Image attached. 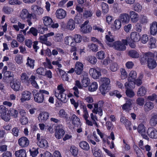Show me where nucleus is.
I'll return each instance as SVG.
<instances>
[{"label": "nucleus", "instance_id": "obj_41", "mask_svg": "<svg viewBox=\"0 0 157 157\" xmlns=\"http://www.w3.org/2000/svg\"><path fill=\"white\" fill-rule=\"evenodd\" d=\"M142 9V6L138 3L135 4L133 5V9L136 12H140L141 11Z\"/></svg>", "mask_w": 157, "mask_h": 157}, {"label": "nucleus", "instance_id": "obj_32", "mask_svg": "<svg viewBox=\"0 0 157 157\" xmlns=\"http://www.w3.org/2000/svg\"><path fill=\"white\" fill-rule=\"evenodd\" d=\"M80 147L83 150L87 151L90 149V146L85 141L80 142L79 144Z\"/></svg>", "mask_w": 157, "mask_h": 157}, {"label": "nucleus", "instance_id": "obj_64", "mask_svg": "<svg viewBox=\"0 0 157 157\" xmlns=\"http://www.w3.org/2000/svg\"><path fill=\"white\" fill-rule=\"evenodd\" d=\"M121 77L122 79H124L127 76V73L125 70L123 68H121Z\"/></svg>", "mask_w": 157, "mask_h": 157}, {"label": "nucleus", "instance_id": "obj_6", "mask_svg": "<svg viewBox=\"0 0 157 157\" xmlns=\"http://www.w3.org/2000/svg\"><path fill=\"white\" fill-rule=\"evenodd\" d=\"M147 63L148 67L151 70L155 68L157 65L155 60L152 58H147Z\"/></svg>", "mask_w": 157, "mask_h": 157}, {"label": "nucleus", "instance_id": "obj_63", "mask_svg": "<svg viewBox=\"0 0 157 157\" xmlns=\"http://www.w3.org/2000/svg\"><path fill=\"white\" fill-rule=\"evenodd\" d=\"M2 119L6 121H8L10 119V116L9 113H5L1 117Z\"/></svg>", "mask_w": 157, "mask_h": 157}, {"label": "nucleus", "instance_id": "obj_11", "mask_svg": "<svg viewBox=\"0 0 157 157\" xmlns=\"http://www.w3.org/2000/svg\"><path fill=\"white\" fill-rule=\"evenodd\" d=\"M20 17L21 19H25L26 18H31L33 16V14L29 13L26 9H23L21 12Z\"/></svg>", "mask_w": 157, "mask_h": 157}, {"label": "nucleus", "instance_id": "obj_48", "mask_svg": "<svg viewBox=\"0 0 157 157\" xmlns=\"http://www.w3.org/2000/svg\"><path fill=\"white\" fill-rule=\"evenodd\" d=\"M70 151L73 155H76L78 154V149L77 147L75 146H71Z\"/></svg>", "mask_w": 157, "mask_h": 157}, {"label": "nucleus", "instance_id": "obj_28", "mask_svg": "<svg viewBox=\"0 0 157 157\" xmlns=\"http://www.w3.org/2000/svg\"><path fill=\"white\" fill-rule=\"evenodd\" d=\"M154 107V104L151 101L146 102L144 105V109L145 111L148 112L152 109Z\"/></svg>", "mask_w": 157, "mask_h": 157}, {"label": "nucleus", "instance_id": "obj_26", "mask_svg": "<svg viewBox=\"0 0 157 157\" xmlns=\"http://www.w3.org/2000/svg\"><path fill=\"white\" fill-rule=\"evenodd\" d=\"M149 123L151 126H155L157 124V114H152Z\"/></svg>", "mask_w": 157, "mask_h": 157}, {"label": "nucleus", "instance_id": "obj_38", "mask_svg": "<svg viewBox=\"0 0 157 157\" xmlns=\"http://www.w3.org/2000/svg\"><path fill=\"white\" fill-rule=\"evenodd\" d=\"M105 39L107 41V44L110 47L109 44H113V42L114 41L113 36L112 35H106Z\"/></svg>", "mask_w": 157, "mask_h": 157}, {"label": "nucleus", "instance_id": "obj_5", "mask_svg": "<svg viewBox=\"0 0 157 157\" xmlns=\"http://www.w3.org/2000/svg\"><path fill=\"white\" fill-rule=\"evenodd\" d=\"M18 143L19 145L21 147H26L29 144V140L27 138L23 136L19 139Z\"/></svg>", "mask_w": 157, "mask_h": 157}, {"label": "nucleus", "instance_id": "obj_12", "mask_svg": "<svg viewBox=\"0 0 157 157\" xmlns=\"http://www.w3.org/2000/svg\"><path fill=\"white\" fill-rule=\"evenodd\" d=\"M72 123L73 124L78 127H80L81 125L80 120L75 114H73L71 117Z\"/></svg>", "mask_w": 157, "mask_h": 157}, {"label": "nucleus", "instance_id": "obj_1", "mask_svg": "<svg viewBox=\"0 0 157 157\" xmlns=\"http://www.w3.org/2000/svg\"><path fill=\"white\" fill-rule=\"evenodd\" d=\"M110 47H113L116 50L119 51H124L126 49V45H128V40L122 39L121 41H117L113 44H109Z\"/></svg>", "mask_w": 157, "mask_h": 157}, {"label": "nucleus", "instance_id": "obj_3", "mask_svg": "<svg viewBox=\"0 0 157 157\" xmlns=\"http://www.w3.org/2000/svg\"><path fill=\"white\" fill-rule=\"evenodd\" d=\"M33 94L34 101L38 103H41L44 101V95L41 94L39 92L36 93L34 91H33Z\"/></svg>", "mask_w": 157, "mask_h": 157}, {"label": "nucleus", "instance_id": "obj_35", "mask_svg": "<svg viewBox=\"0 0 157 157\" xmlns=\"http://www.w3.org/2000/svg\"><path fill=\"white\" fill-rule=\"evenodd\" d=\"M132 105L131 100L129 99L127 100L125 103L123 105L122 109L124 110H128L130 108Z\"/></svg>", "mask_w": 157, "mask_h": 157}, {"label": "nucleus", "instance_id": "obj_44", "mask_svg": "<svg viewBox=\"0 0 157 157\" xmlns=\"http://www.w3.org/2000/svg\"><path fill=\"white\" fill-rule=\"evenodd\" d=\"M13 76L14 75L12 74L10 76L8 77H6V78H4L3 81L4 82L6 83H10V85L11 82H13V81H14L15 80L13 78Z\"/></svg>", "mask_w": 157, "mask_h": 157}, {"label": "nucleus", "instance_id": "obj_24", "mask_svg": "<svg viewBox=\"0 0 157 157\" xmlns=\"http://www.w3.org/2000/svg\"><path fill=\"white\" fill-rule=\"evenodd\" d=\"M64 134V130L62 128H57L56 129L55 135L56 138L59 139L62 138Z\"/></svg>", "mask_w": 157, "mask_h": 157}, {"label": "nucleus", "instance_id": "obj_34", "mask_svg": "<svg viewBox=\"0 0 157 157\" xmlns=\"http://www.w3.org/2000/svg\"><path fill=\"white\" fill-rule=\"evenodd\" d=\"M91 30L92 27L90 25L81 26V31L83 33H86L90 32Z\"/></svg>", "mask_w": 157, "mask_h": 157}, {"label": "nucleus", "instance_id": "obj_19", "mask_svg": "<svg viewBox=\"0 0 157 157\" xmlns=\"http://www.w3.org/2000/svg\"><path fill=\"white\" fill-rule=\"evenodd\" d=\"M129 13L131 21L133 23L137 22L139 19L138 14L133 11H130Z\"/></svg>", "mask_w": 157, "mask_h": 157}, {"label": "nucleus", "instance_id": "obj_2", "mask_svg": "<svg viewBox=\"0 0 157 157\" xmlns=\"http://www.w3.org/2000/svg\"><path fill=\"white\" fill-rule=\"evenodd\" d=\"M31 10L33 13L32 17L36 18V15H40L43 13V10L41 7L36 5H33L31 6Z\"/></svg>", "mask_w": 157, "mask_h": 157}, {"label": "nucleus", "instance_id": "obj_17", "mask_svg": "<svg viewBox=\"0 0 157 157\" xmlns=\"http://www.w3.org/2000/svg\"><path fill=\"white\" fill-rule=\"evenodd\" d=\"M65 44L70 45L71 46H75L76 44L73 37L71 36H67L65 38Z\"/></svg>", "mask_w": 157, "mask_h": 157}, {"label": "nucleus", "instance_id": "obj_58", "mask_svg": "<svg viewBox=\"0 0 157 157\" xmlns=\"http://www.w3.org/2000/svg\"><path fill=\"white\" fill-rule=\"evenodd\" d=\"M118 68V65L116 63H113L110 65V69L112 71H115Z\"/></svg>", "mask_w": 157, "mask_h": 157}, {"label": "nucleus", "instance_id": "obj_62", "mask_svg": "<svg viewBox=\"0 0 157 157\" xmlns=\"http://www.w3.org/2000/svg\"><path fill=\"white\" fill-rule=\"evenodd\" d=\"M121 22L119 19H116L114 22V25L116 29H119L121 26Z\"/></svg>", "mask_w": 157, "mask_h": 157}, {"label": "nucleus", "instance_id": "obj_40", "mask_svg": "<svg viewBox=\"0 0 157 157\" xmlns=\"http://www.w3.org/2000/svg\"><path fill=\"white\" fill-rule=\"evenodd\" d=\"M136 77V73L134 71H131L129 75L128 80H135Z\"/></svg>", "mask_w": 157, "mask_h": 157}, {"label": "nucleus", "instance_id": "obj_59", "mask_svg": "<svg viewBox=\"0 0 157 157\" xmlns=\"http://www.w3.org/2000/svg\"><path fill=\"white\" fill-rule=\"evenodd\" d=\"M91 118L93 121V122L95 124L97 127H98V126L97 123L96 121H98L97 117L96 115H94L93 113H92L90 114Z\"/></svg>", "mask_w": 157, "mask_h": 157}, {"label": "nucleus", "instance_id": "obj_46", "mask_svg": "<svg viewBox=\"0 0 157 157\" xmlns=\"http://www.w3.org/2000/svg\"><path fill=\"white\" fill-rule=\"evenodd\" d=\"M34 60L28 57L27 59V62L26 63L27 66H29L31 68H33L34 66Z\"/></svg>", "mask_w": 157, "mask_h": 157}, {"label": "nucleus", "instance_id": "obj_4", "mask_svg": "<svg viewBox=\"0 0 157 157\" xmlns=\"http://www.w3.org/2000/svg\"><path fill=\"white\" fill-rule=\"evenodd\" d=\"M31 93L29 91L25 90L23 91L21 93V98L20 99L21 102H23L25 101H29L32 98Z\"/></svg>", "mask_w": 157, "mask_h": 157}, {"label": "nucleus", "instance_id": "obj_51", "mask_svg": "<svg viewBox=\"0 0 157 157\" xmlns=\"http://www.w3.org/2000/svg\"><path fill=\"white\" fill-rule=\"evenodd\" d=\"M102 11L104 13H106L108 11V5L102 2L101 4Z\"/></svg>", "mask_w": 157, "mask_h": 157}, {"label": "nucleus", "instance_id": "obj_20", "mask_svg": "<svg viewBox=\"0 0 157 157\" xmlns=\"http://www.w3.org/2000/svg\"><path fill=\"white\" fill-rule=\"evenodd\" d=\"M82 76V86L84 87H86L90 83V79L87 77V74H85L84 75H82L81 77Z\"/></svg>", "mask_w": 157, "mask_h": 157}, {"label": "nucleus", "instance_id": "obj_8", "mask_svg": "<svg viewBox=\"0 0 157 157\" xmlns=\"http://www.w3.org/2000/svg\"><path fill=\"white\" fill-rule=\"evenodd\" d=\"M56 17L60 19L64 18L67 15L66 11L62 9H58L56 11Z\"/></svg>", "mask_w": 157, "mask_h": 157}, {"label": "nucleus", "instance_id": "obj_45", "mask_svg": "<svg viewBox=\"0 0 157 157\" xmlns=\"http://www.w3.org/2000/svg\"><path fill=\"white\" fill-rule=\"evenodd\" d=\"M156 40L154 38H151L150 39L149 42V47L151 48H155L156 47L155 44Z\"/></svg>", "mask_w": 157, "mask_h": 157}, {"label": "nucleus", "instance_id": "obj_42", "mask_svg": "<svg viewBox=\"0 0 157 157\" xmlns=\"http://www.w3.org/2000/svg\"><path fill=\"white\" fill-rule=\"evenodd\" d=\"M59 115L60 117L65 118L67 120H69L67 114L63 109H61L59 110Z\"/></svg>", "mask_w": 157, "mask_h": 157}, {"label": "nucleus", "instance_id": "obj_57", "mask_svg": "<svg viewBox=\"0 0 157 157\" xmlns=\"http://www.w3.org/2000/svg\"><path fill=\"white\" fill-rule=\"evenodd\" d=\"M96 56L99 59H103L105 57V55L103 51H102L98 52L97 53Z\"/></svg>", "mask_w": 157, "mask_h": 157}, {"label": "nucleus", "instance_id": "obj_31", "mask_svg": "<svg viewBox=\"0 0 157 157\" xmlns=\"http://www.w3.org/2000/svg\"><path fill=\"white\" fill-rule=\"evenodd\" d=\"M94 105V109L92 111L94 113L98 114L100 116H101L102 115V108L97 107L96 104H93Z\"/></svg>", "mask_w": 157, "mask_h": 157}, {"label": "nucleus", "instance_id": "obj_27", "mask_svg": "<svg viewBox=\"0 0 157 157\" xmlns=\"http://www.w3.org/2000/svg\"><path fill=\"white\" fill-rule=\"evenodd\" d=\"M14 155L16 157H26V151L23 149H21L16 151Z\"/></svg>", "mask_w": 157, "mask_h": 157}, {"label": "nucleus", "instance_id": "obj_25", "mask_svg": "<svg viewBox=\"0 0 157 157\" xmlns=\"http://www.w3.org/2000/svg\"><path fill=\"white\" fill-rule=\"evenodd\" d=\"M43 23L46 26L50 27V25L53 23L52 19L49 17L45 16L43 18Z\"/></svg>", "mask_w": 157, "mask_h": 157}, {"label": "nucleus", "instance_id": "obj_54", "mask_svg": "<svg viewBox=\"0 0 157 157\" xmlns=\"http://www.w3.org/2000/svg\"><path fill=\"white\" fill-rule=\"evenodd\" d=\"M137 130L138 132L140 134L146 132L145 127L142 124H140L138 127Z\"/></svg>", "mask_w": 157, "mask_h": 157}, {"label": "nucleus", "instance_id": "obj_50", "mask_svg": "<svg viewBox=\"0 0 157 157\" xmlns=\"http://www.w3.org/2000/svg\"><path fill=\"white\" fill-rule=\"evenodd\" d=\"M88 47L93 52H96L98 50V46L94 44H89L88 45Z\"/></svg>", "mask_w": 157, "mask_h": 157}, {"label": "nucleus", "instance_id": "obj_22", "mask_svg": "<svg viewBox=\"0 0 157 157\" xmlns=\"http://www.w3.org/2000/svg\"><path fill=\"white\" fill-rule=\"evenodd\" d=\"M131 38L133 42H137L140 40V36L137 32H132L131 33Z\"/></svg>", "mask_w": 157, "mask_h": 157}, {"label": "nucleus", "instance_id": "obj_49", "mask_svg": "<svg viewBox=\"0 0 157 157\" xmlns=\"http://www.w3.org/2000/svg\"><path fill=\"white\" fill-rule=\"evenodd\" d=\"M38 31L37 29L34 27H31L29 31L27 32L28 34L32 33L34 36H36L37 35Z\"/></svg>", "mask_w": 157, "mask_h": 157}, {"label": "nucleus", "instance_id": "obj_29", "mask_svg": "<svg viewBox=\"0 0 157 157\" xmlns=\"http://www.w3.org/2000/svg\"><path fill=\"white\" fill-rule=\"evenodd\" d=\"M110 89L109 86L101 85L99 87V90L102 95H104Z\"/></svg>", "mask_w": 157, "mask_h": 157}, {"label": "nucleus", "instance_id": "obj_37", "mask_svg": "<svg viewBox=\"0 0 157 157\" xmlns=\"http://www.w3.org/2000/svg\"><path fill=\"white\" fill-rule=\"evenodd\" d=\"M98 87V84L96 82H94L88 87V89L89 91L93 92L95 91Z\"/></svg>", "mask_w": 157, "mask_h": 157}, {"label": "nucleus", "instance_id": "obj_16", "mask_svg": "<svg viewBox=\"0 0 157 157\" xmlns=\"http://www.w3.org/2000/svg\"><path fill=\"white\" fill-rule=\"evenodd\" d=\"M150 31L152 35H155L157 34V22L156 21H154L150 24Z\"/></svg>", "mask_w": 157, "mask_h": 157}, {"label": "nucleus", "instance_id": "obj_43", "mask_svg": "<svg viewBox=\"0 0 157 157\" xmlns=\"http://www.w3.org/2000/svg\"><path fill=\"white\" fill-rule=\"evenodd\" d=\"M8 112L10 116H11L14 118H16L17 117L18 112L16 110L13 109H11L8 111Z\"/></svg>", "mask_w": 157, "mask_h": 157}, {"label": "nucleus", "instance_id": "obj_14", "mask_svg": "<svg viewBox=\"0 0 157 157\" xmlns=\"http://www.w3.org/2000/svg\"><path fill=\"white\" fill-rule=\"evenodd\" d=\"M147 134L148 136L151 138H157V131L154 128H149L148 129Z\"/></svg>", "mask_w": 157, "mask_h": 157}, {"label": "nucleus", "instance_id": "obj_52", "mask_svg": "<svg viewBox=\"0 0 157 157\" xmlns=\"http://www.w3.org/2000/svg\"><path fill=\"white\" fill-rule=\"evenodd\" d=\"M81 107L82 108L84 113V114L83 115V117L85 120H86L87 119L88 116V113L86 106L85 105H82Z\"/></svg>", "mask_w": 157, "mask_h": 157}, {"label": "nucleus", "instance_id": "obj_47", "mask_svg": "<svg viewBox=\"0 0 157 157\" xmlns=\"http://www.w3.org/2000/svg\"><path fill=\"white\" fill-rule=\"evenodd\" d=\"M135 150H136V154L137 155V157H143L144 156L143 153L142 151L140 149L136 146H134Z\"/></svg>", "mask_w": 157, "mask_h": 157}, {"label": "nucleus", "instance_id": "obj_60", "mask_svg": "<svg viewBox=\"0 0 157 157\" xmlns=\"http://www.w3.org/2000/svg\"><path fill=\"white\" fill-rule=\"evenodd\" d=\"M12 10V9L11 8L7 6H4L2 9V11L7 14H9Z\"/></svg>", "mask_w": 157, "mask_h": 157}, {"label": "nucleus", "instance_id": "obj_55", "mask_svg": "<svg viewBox=\"0 0 157 157\" xmlns=\"http://www.w3.org/2000/svg\"><path fill=\"white\" fill-rule=\"evenodd\" d=\"M75 43H80L82 40V36L79 34H75L73 37Z\"/></svg>", "mask_w": 157, "mask_h": 157}, {"label": "nucleus", "instance_id": "obj_23", "mask_svg": "<svg viewBox=\"0 0 157 157\" xmlns=\"http://www.w3.org/2000/svg\"><path fill=\"white\" fill-rule=\"evenodd\" d=\"M37 145L40 147L46 148L48 146V144L47 141L41 137V140L37 142Z\"/></svg>", "mask_w": 157, "mask_h": 157}, {"label": "nucleus", "instance_id": "obj_18", "mask_svg": "<svg viewBox=\"0 0 157 157\" xmlns=\"http://www.w3.org/2000/svg\"><path fill=\"white\" fill-rule=\"evenodd\" d=\"M66 27L68 30H73L75 28V21L73 19H70L67 22Z\"/></svg>", "mask_w": 157, "mask_h": 157}, {"label": "nucleus", "instance_id": "obj_53", "mask_svg": "<svg viewBox=\"0 0 157 157\" xmlns=\"http://www.w3.org/2000/svg\"><path fill=\"white\" fill-rule=\"evenodd\" d=\"M101 81L102 82L101 85H104L109 86L110 82V79L104 77L101 78Z\"/></svg>", "mask_w": 157, "mask_h": 157}, {"label": "nucleus", "instance_id": "obj_13", "mask_svg": "<svg viewBox=\"0 0 157 157\" xmlns=\"http://www.w3.org/2000/svg\"><path fill=\"white\" fill-rule=\"evenodd\" d=\"M49 116V114L46 112L40 113L38 117V119L40 121L43 122L47 120Z\"/></svg>", "mask_w": 157, "mask_h": 157}, {"label": "nucleus", "instance_id": "obj_33", "mask_svg": "<svg viewBox=\"0 0 157 157\" xmlns=\"http://www.w3.org/2000/svg\"><path fill=\"white\" fill-rule=\"evenodd\" d=\"M146 92V89L144 86H142L138 89L137 95L138 97L143 96L145 95Z\"/></svg>", "mask_w": 157, "mask_h": 157}, {"label": "nucleus", "instance_id": "obj_21", "mask_svg": "<svg viewBox=\"0 0 157 157\" xmlns=\"http://www.w3.org/2000/svg\"><path fill=\"white\" fill-rule=\"evenodd\" d=\"M31 78L28 74L26 73H23L21 75V80L22 81L25 83L28 84L31 81Z\"/></svg>", "mask_w": 157, "mask_h": 157}, {"label": "nucleus", "instance_id": "obj_7", "mask_svg": "<svg viewBox=\"0 0 157 157\" xmlns=\"http://www.w3.org/2000/svg\"><path fill=\"white\" fill-rule=\"evenodd\" d=\"M83 69V64L80 62H77L75 64V71L78 75L82 74Z\"/></svg>", "mask_w": 157, "mask_h": 157}, {"label": "nucleus", "instance_id": "obj_36", "mask_svg": "<svg viewBox=\"0 0 157 157\" xmlns=\"http://www.w3.org/2000/svg\"><path fill=\"white\" fill-rule=\"evenodd\" d=\"M128 54L130 56L134 58H137L139 57V53L135 50L130 51L129 52Z\"/></svg>", "mask_w": 157, "mask_h": 157}, {"label": "nucleus", "instance_id": "obj_56", "mask_svg": "<svg viewBox=\"0 0 157 157\" xmlns=\"http://www.w3.org/2000/svg\"><path fill=\"white\" fill-rule=\"evenodd\" d=\"M31 83L32 85L34 86V87H35L36 88H38L39 87V86L36 82V81L35 80V79L36 77L35 76L32 75L31 77Z\"/></svg>", "mask_w": 157, "mask_h": 157}, {"label": "nucleus", "instance_id": "obj_15", "mask_svg": "<svg viewBox=\"0 0 157 157\" xmlns=\"http://www.w3.org/2000/svg\"><path fill=\"white\" fill-rule=\"evenodd\" d=\"M89 72L90 75L94 79L98 78L101 75L100 72L93 68L90 69Z\"/></svg>", "mask_w": 157, "mask_h": 157}, {"label": "nucleus", "instance_id": "obj_10", "mask_svg": "<svg viewBox=\"0 0 157 157\" xmlns=\"http://www.w3.org/2000/svg\"><path fill=\"white\" fill-rule=\"evenodd\" d=\"M13 82H11L10 83V86L11 88L15 91H17L19 90L20 86L21 83L18 80L15 79Z\"/></svg>", "mask_w": 157, "mask_h": 157}, {"label": "nucleus", "instance_id": "obj_39", "mask_svg": "<svg viewBox=\"0 0 157 157\" xmlns=\"http://www.w3.org/2000/svg\"><path fill=\"white\" fill-rule=\"evenodd\" d=\"M25 26V24L21 23L20 22H18L17 25H13V28L17 31H18L19 30V28L21 29H23Z\"/></svg>", "mask_w": 157, "mask_h": 157}, {"label": "nucleus", "instance_id": "obj_30", "mask_svg": "<svg viewBox=\"0 0 157 157\" xmlns=\"http://www.w3.org/2000/svg\"><path fill=\"white\" fill-rule=\"evenodd\" d=\"M134 80H129L128 82H126L124 84L125 88L127 90H131L135 87Z\"/></svg>", "mask_w": 157, "mask_h": 157}, {"label": "nucleus", "instance_id": "obj_9", "mask_svg": "<svg viewBox=\"0 0 157 157\" xmlns=\"http://www.w3.org/2000/svg\"><path fill=\"white\" fill-rule=\"evenodd\" d=\"M120 21L123 24H127L130 21L129 15L127 13L121 14L119 16Z\"/></svg>", "mask_w": 157, "mask_h": 157}, {"label": "nucleus", "instance_id": "obj_61", "mask_svg": "<svg viewBox=\"0 0 157 157\" xmlns=\"http://www.w3.org/2000/svg\"><path fill=\"white\" fill-rule=\"evenodd\" d=\"M7 109L4 105H0V116L1 117L6 113Z\"/></svg>", "mask_w": 157, "mask_h": 157}]
</instances>
